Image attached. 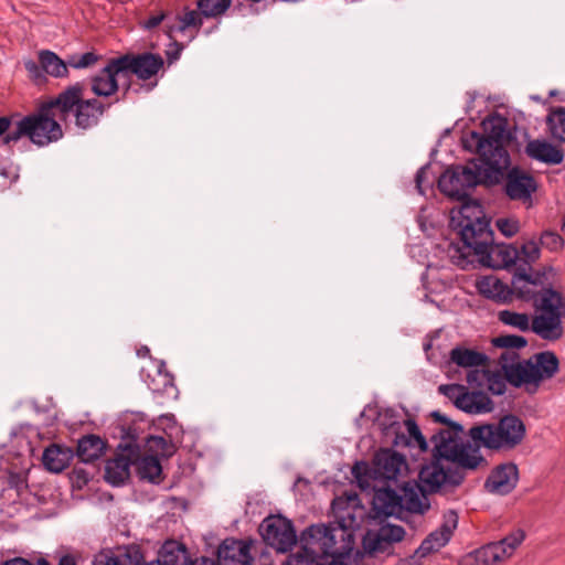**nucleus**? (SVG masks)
<instances>
[{"mask_svg": "<svg viewBox=\"0 0 565 565\" xmlns=\"http://www.w3.org/2000/svg\"><path fill=\"white\" fill-rule=\"evenodd\" d=\"M429 440L433 460L426 465V493L454 491L469 473L488 467L479 446L463 438L459 424L434 429Z\"/></svg>", "mask_w": 565, "mask_h": 565, "instance_id": "f257e3e1", "label": "nucleus"}, {"mask_svg": "<svg viewBox=\"0 0 565 565\" xmlns=\"http://www.w3.org/2000/svg\"><path fill=\"white\" fill-rule=\"evenodd\" d=\"M335 522L313 524L300 535V547L318 561L330 555H349L354 547V531L360 529L365 508L355 492H345L332 501Z\"/></svg>", "mask_w": 565, "mask_h": 565, "instance_id": "f03ea898", "label": "nucleus"}, {"mask_svg": "<svg viewBox=\"0 0 565 565\" xmlns=\"http://www.w3.org/2000/svg\"><path fill=\"white\" fill-rule=\"evenodd\" d=\"M482 127L483 134L472 131L463 139V146L468 150H476L479 161L490 167L492 175L503 177L510 166V156L504 147L508 120L503 116L494 114L482 121Z\"/></svg>", "mask_w": 565, "mask_h": 565, "instance_id": "7ed1b4c3", "label": "nucleus"}, {"mask_svg": "<svg viewBox=\"0 0 565 565\" xmlns=\"http://www.w3.org/2000/svg\"><path fill=\"white\" fill-rule=\"evenodd\" d=\"M60 114L55 98L43 103L34 113L12 121L10 131L3 137L4 143H15L28 138L38 147H45L58 141L63 130L57 121Z\"/></svg>", "mask_w": 565, "mask_h": 565, "instance_id": "20e7f679", "label": "nucleus"}, {"mask_svg": "<svg viewBox=\"0 0 565 565\" xmlns=\"http://www.w3.org/2000/svg\"><path fill=\"white\" fill-rule=\"evenodd\" d=\"M499 363L510 384L515 387L525 386L529 393H535L543 381L552 379L559 369L554 352L545 351L519 361L516 352H508L499 358Z\"/></svg>", "mask_w": 565, "mask_h": 565, "instance_id": "39448f33", "label": "nucleus"}, {"mask_svg": "<svg viewBox=\"0 0 565 565\" xmlns=\"http://www.w3.org/2000/svg\"><path fill=\"white\" fill-rule=\"evenodd\" d=\"M468 436L479 446L495 452H510L526 437V425L518 415L505 414L497 422L473 425Z\"/></svg>", "mask_w": 565, "mask_h": 565, "instance_id": "423d86ee", "label": "nucleus"}, {"mask_svg": "<svg viewBox=\"0 0 565 565\" xmlns=\"http://www.w3.org/2000/svg\"><path fill=\"white\" fill-rule=\"evenodd\" d=\"M417 477L418 482H406L404 484L402 495L388 488L376 489V486L371 483L370 488L374 489L371 516L381 519L399 515L404 509L409 512L422 513L424 511V504L420 500V495L424 497V486L422 484L424 481V466L418 468Z\"/></svg>", "mask_w": 565, "mask_h": 565, "instance_id": "0eeeda50", "label": "nucleus"}, {"mask_svg": "<svg viewBox=\"0 0 565 565\" xmlns=\"http://www.w3.org/2000/svg\"><path fill=\"white\" fill-rule=\"evenodd\" d=\"M490 167L481 163L478 158L465 166L448 168L438 179L439 190L454 200L467 199L470 191L481 183H498L502 175L490 172Z\"/></svg>", "mask_w": 565, "mask_h": 565, "instance_id": "6e6552de", "label": "nucleus"}, {"mask_svg": "<svg viewBox=\"0 0 565 565\" xmlns=\"http://www.w3.org/2000/svg\"><path fill=\"white\" fill-rule=\"evenodd\" d=\"M458 206L450 211L451 223L459 228V234L465 247L476 246L482 250L491 239L490 221L486 217L479 201L471 199H459Z\"/></svg>", "mask_w": 565, "mask_h": 565, "instance_id": "1a4fd4ad", "label": "nucleus"}, {"mask_svg": "<svg viewBox=\"0 0 565 565\" xmlns=\"http://www.w3.org/2000/svg\"><path fill=\"white\" fill-rule=\"evenodd\" d=\"M535 315L531 331L546 341H557L564 334L565 298L556 290L544 288L534 300Z\"/></svg>", "mask_w": 565, "mask_h": 565, "instance_id": "9d476101", "label": "nucleus"}, {"mask_svg": "<svg viewBox=\"0 0 565 565\" xmlns=\"http://www.w3.org/2000/svg\"><path fill=\"white\" fill-rule=\"evenodd\" d=\"M60 119L65 120L70 115L75 117V125L82 129L96 126L110 105H105L97 98L84 99V88L79 83L68 86L55 97Z\"/></svg>", "mask_w": 565, "mask_h": 565, "instance_id": "9b49d317", "label": "nucleus"}, {"mask_svg": "<svg viewBox=\"0 0 565 565\" xmlns=\"http://www.w3.org/2000/svg\"><path fill=\"white\" fill-rule=\"evenodd\" d=\"M407 463L404 456L391 449L380 450L370 467L366 462H356L352 468V475L361 489L371 487V481L395 480L404 470Z\"/></svg>", "mask_w": 565, "mask_h": 565, "instance_id": "f8f14e48", "label": "nucleus"}, {"mask_svg": "<svg viewBox=\"0 0 565 565\" xmlns=\"http://www.w3.org/2000/svg\"><path fill=\"white\" fill-rule=\"evenodd\" d=\"M525 532L515 529L503 539L487 543L458 559V565H500L513 556L518 547L523 543Z\"/></svg>", "mask_w": 565, "mask_h": 565, "instance_id": "ddd939ff", "label": "nucleus"}, {"mask_svg": "<svg viewBox=\"0 0 565 565\" xmlns=\"http://www.w3.org/2000/svg\"><path fill=\"white\" fill-rule=\"evenodd\" d=\"M264 542L277 553H286L297 543V534L290 520L281 515L265 518L259 526Z\"/></svg>", "mask_w": 565, "mask_h": 565, "instance_id": "4468645a", "label": "nucleus"}, {"mask_svg": "<svg viewBox=\"0 0 565 565\" xmlns=\"http://www.w3.org/2000/svg\"><path fill=\"white\" fill-rule=\"evenodd\" d=\"M122 68L125 71L127 82L124 83V94L130 89V75H136L138 79L148 81L157 76L163 68L164 61L159 54L141 53V54H125L119 56Z\"/></svg>", "mask_w": 565, "mask_h": 565, "instance_id": "2eb2a0df", "label": "nucleus"}, {"mask_svg": "<svg viewBox=\"0 0 565 565\" xmlns=\"http://www.w3.org/2000/svg\"><path fill=\"white\" fill-rule=\"evenodd\" d=\"M536 190L537 182L530 173L518 167L508 171L504 192L510 200L521 202L526 207H531L533 205V194Z\"/></svg>", "mask_w": 565, "mask_h": 565, "instance_id": "dca6fc26", "label": "nucleus"}, {"mask_svg": "<svg viewBox=\"0 0 565 565\" xmlns=\"http://www.w3.org/2000/svg\"><path fill=\"white\" fill-rule=\"evenodd\" d=\"M472 253L480 257V260L493 268H508L519 266L520 252L519 248L509 244H493V232L491 231V239L487 246L479 250L476 246L469 248Z\"/></svg>", "mask_w": 565, "mask_h": 565, "instance_id": "f3484780", "label": "nucleus"}, {"mask_svg": "<svg viewBox=\"0 0 565 565\" xmlns=\"http://www.w3.org/2000/svg\"><path fill=\"white\" fill-rule=\"evenodd\" d=\"M127 79L119 57L108 63L90 77V89L98 97H110L119 89V79Z\"/></svg>", "mask_w": 565, "mask_h": 565, "instance_id": "a211bd4d", "label": "nucleus"}, {"mask_svg": "<svg viewBox=\"0 0 565 565\" xmlns=\"http://www.w3.org/2000/svg\"><path fill=\"white\" fill-rule=\"evenodd\" d=\"M142 377L154 394L172 398L177 397L174 379L168 372L163 361H151L150 365L142 370Z\"/></svg>", "mask_w": 565, "mask_h": 565, "instance_id": "6ab92c4d", "label": "nucleus"}, {"mask_svg": "<svg viewBox=\"0 0 565 565\" xmlns=\"http://www.w3.org/2000/svg\"><path fill=\"white\" fill-rule=\"evenodd\" d=\"M252 544L244 540L226 539L217 550L220 565H252Z\"/></svg>", "mask_w": 565, "mask_h": 565, "instance_id": "aec40b11", "label": "nucleus"}, {"mask_svg": "<svg viewBox=\"0 0 565 565\" xmlns=\"http://www.w3.org/2000/svg\"><path fill=\"white\" fill-rule=\"evenodd\" d=\"M518 480V466L513 462H507L497 466L491 471L486 480L484 487L491 493L504 495L516 487Z\"/></svg>", "mask_w": 565, "mask_h": 565, "instance_id": "412c9836", "label": "nucleus"}, {"mask_svg": "<svg viewBox=\"0 0 565 565\" xmlns=\"http://www.w3.org/2000/svg\"><path fill=\"white\" fill-rule=\"evenodd\" d=\"M203 19L205 18L201 10L185 8L182 13L166 23L168 35L174 38L178 33H188V39L192 40L201 29Z\"/></svg>", "mask_w": 565, "mask_h": 565, "instance_id": "4be33fe9", "label": "nucleus"}, {"mask_svg": "<svg viewBox=\"0 0 565 565\" xmlns=\"http://www.w3.org/2000/svg\"><path fill=\"white\" fill-rule=\"evenodd\" d=\"M457 526L458 514L454 510L445 512L440 525L426 536V554L438 552L447 545Z\"/></svg>", "mask_w": 565, "mask_h": 565, "instance_id": "5701e85b", "label": "nucleus"}, {"mask_svg": "<svg viewBox=\"0 0 565 565\" xmlns=\"http://www.w3.org/2000/svg\"><path fill=\"white\" fill-rule=\"evenodd\" d=\"M525 153L533 160L552 166L559 164L564 160L563 150L546 140H530L525 146Z\"/></svg>", "mask_w": 565, "mask_h": 565, "instance_id": "b1692460", "label": "nucleus"}, {"mask_svg": "<svg viewBox=\"0 0 565 565\" xmlns=\"http://www.w3.org/2000/svg\"><path fill=\"white\" fill-rule=\"evenodd\" d=\"M449 362L466 370L473 367H488L489 356L477 349L456 345L449 352Z\"/></svg>", "mask_w": 565, "mask_h": 565, "instance_id": "393cba45", "label": "nucleus"}, {"mask_svg": "<svg viewBox=\"0 0 565 565\" xmlns=\"http://www.w3.org/2000/svg\"><path fill=\"white\" fill-rule=\"evenodd\" d=\"M476 286L479 294L488 299L502 303L512 300L511 288L493 275L481 277Z\"/></svg>", "mask_w": 565, "mask_h": 565, "instance_id": "a878e982", "label": "nucleus"}, {"mask_svg": "<svg viewBox=\"0 0 565 565\" xmlns=\"http://www.w3.org/2000/svg\"><path fill=\"white\" fill-rule=\"evenodd\" d=\"M532 268L530 267H518L512 279V295L515 292L518 298L532 301L534 303L535 298L540 295V291L534 290L536 287L535 280L532 279Z\"/></svg>", "mask_w": 565, "mask_h": 565, "instance_id": "bb28decb", "label": "nucleus"}, {"mask_svg": "<svg viewBox=\"0 0 565 565\" xmlns=\"http://www.w3.org/2000/svg\"><path fill=\"white\" fill-rule=\"evenodd\" d=\"M458 408L470 414L489 413L493 409V402L483 392H468L466 390L461 398H459Z\"/></svg>", "mask_w": 565, "mask_h": 565, "instance_id": "cd10ccee", "label": "nucleus"}, {"mask_svg": "<svg viewBox=\"0 0 565 565\" xmlns=\"http://www.w3.org/2000/svg\"><path fill=\"white\" fill-rule=\"evenodd\" d=\"M105 443L95 435L83 437L77 445V457L83 462H93L98 459L105 450Z\"/></svg>", "mask_w": 565, "mask_h": 565, "instance_id": "c85d7f7f", "label": "nucleus"}, {"mask_svg": "<svg viewBox=\"0 0 565 565\" xmlns=\"http://www.w3.org/2000/svg\"><path fill=\"white\" fill-rule=\"evenodd\" d=\"M129 460L125 456L109 459L105 466V479L113 486L121 484L129 477Z\"/></svg>", "mask_w": 565, "mask_h": 565, "instance_id": "c756f323", "label": "nucleus"}, {"mask_svg": "<svg viewBox=\"0 0 565 565\" xmlns=\"http://www.w3.org/2000/svg\"><path fill=\"white\" fill-rule=\"evenodd\" d=\"M158 565H190L184 546L175 542L166 543L160 552Z\"/></svg>", "mask_w": 565, "mask_h": 565, "instance_id": "7c9ffc66", "label": "nucleus"}, {"mask_svg": "<svg viewBox=\"0 0 565 565\" xmlns=\"http://www.w3.org/2000/svg\"><path fill=\"white\" fill-rule=\"evenodd\" d=\"M137 473L142 480L158 483L161 480L162 467L156 456H143L137 463Z\"/></svg>", "mask_w": 565, "mask_h": 565, "instance_id": "2f4dec72", "label": "nucleus"}, {"mask_svg": "<svg viewBox=\"0 0 565 565\" xmlns=\"http://www.w3.org/2000/svg\"><path fill=\"white\" fill-rule=\"evenodd\" d=\"M68 454L56 445L47 447L42 456L44 467L51 472L63 471L68 463Z\"/></svg>", "mask_w": 565, "mask_h": 565, "instance_id": "473e14b6", "label": "nucleus"}, {"mask_svg": "<svg viewBox=\"0 0 565 565\" xmlns=\"http://www.w3.org/2000/svg\"><path fill=\"white\" fill-rule=\"evenodd\" d=\"M41 67L51 76L65 77L68 74V64L61 60L54 52L41 51L39 54Z\"/></svg>", "mask_w": 565, "mask_h": 565, "instance_id": "72a5a7b5", "label": "nucleus"}, {"mask_svg": "<svg viewBox=\"0 0 565 565\" xmlns=\"http://www.w3.org/2000/svg\"><path fill=\"white\" fill-rule=\"evenodd\" d=\"M498 320L504 326H509L519 331H531V318L527 313L515 312L512 310H500Z\"/></svg>", "mask_w": 565, "mask_h": 565, "instance_id": "f704fd0d", "label": "nucleus"}, {"mask_svg": "<svg viewBox=\"0 0 565 565\" xmlns=\"http://www.w3.org/2000/svg\"><path fill=\"white\" fill-rule=\"evenodd\" d=\"M232 4V0H198L196 8L205 19H215L223 15Z\"/></svg>", "mask_w": 565, "mask_h": 565, "instance_id": "c9c22d12", "label": "nucleus"}, {"mask_svg": "<svg viewBox=\"0 0 565 565\" xmlns=\"http://www.w3.org/2000/svg\"><path fill=\"white\" fill-rule=\"evenodd\" d=\"M492 344L495 348L504 349V351L500 355L501 358L502 355L510 351L515 352L516 349L525 348L527 344V340L522 335L505 334L493 338Z\"/></svg>", "mask_w": 565, "mask_h": 565, "instance_id": "e433bc0d", "label": "nucleus"}, {"mask_svg": "<svg viewBox=\"0 0 565 565\" xmlns=\"http://www.w3.org/2000/svg\"><path fill=\"white\" fill-rule=\"evenodd\" d=\"M96 565H141V556L138 552H118L97 561Z\"/></svg>", "mask_w": 565, "mask_h": 565, "instance_id": "4c0bfd02", "label": "nucleus"}, {"mask_svg": "<svg viewBox=\"0 0 565 565\" xmlns=\"http://www.w3.org/2000/svg\"><path fill=\"white\" fill-rule=\"evenodd\" d=\"M547 125L552 137L565 142V109L561 108L550 114Z\"/></svg>", "mask_w": 565, "mask_h": 565, "instance_id": "58836bf2", "label": "nucleus"}, {"mask_svg": "<svg viewBox=\"0 0 565 565\" xmlns=\"http://www.w3.org/2000/svg\"><path fill=\"white\" fill-rule=\"evenodd\" d=\"M520 257H519V266L518 267H531L533 263H535L541 255L540 246L534 241H527L522 244L521 248H519Z\"/></svg>", "mask_w": 565, "mask_h": 565, "instance_id": "ea45409f", "label": "nucleus"}, {"mask_svg": "<svg viewBox=\"0 0 565 565\" xmlns=\"http://www.w3.org/2000/svg\"><path fill=\"white\" fill-rule=\"evenodd\" d=\"M363 548L367 554H376L386 552L391 545L386 541H382L376 531H367L362 541Z\"/></svg>", "mask_w": 565, "mask_h": 565, "instance_id": "a19ab883", "label": "nucleus"}, {"mask_svg": "<svg viewBox=\"0 0 565 565\" xmlns=\"http://www.w3.org/2000/svg\"><path fill=\"white\" fill-rule=\"evenodd\" d=\"M376 532L380 534L382 541H386L390 545L402 541L405 534L402 526L388 523L381 525Z\"/></svg>", "mask_w": 565, "mask_h": 565, "instance_id": "79ce46f5", "label": "nucleus"}, {"mask_svg": "<svg viewBox=\"0 0 565 565\" xmlns=\"http://www.w3.org/2000/svg\"><path fill=\"white\" fill-rule=\"evenodd\" d=\"M99 60V55L94 52H86L82 55H72L67 60L68 66L81 70L95 65Z\"/></svg>", "mask_w": 565, "mask_h": 565, "instance_id": "37998d69", "label": "nucleus"}, {"mask_svg": "<svg viewBox=\"0 0 565 565\" xmlns=\"http://www.w3.org/2000/svg\"><path fill=\"white\" fill-rule=\"evenodd\" d=\"M495 225L505 237L514 236L520 230V223L514 217H500L495 221Z\"/></svg>", "mask_w": 565, "mask_h": 565, "instance_id": "c03bdc74", "label": "nucleus"}, {"mask_svg": "<svg viewBox=\"0 0 565 565\" xmlns=\"http://www.w3.org/2000/svg\"><path fill=\"white\" fill-rule=\"evenodd\" d=\"M487 367H473L468 369L467 372V383L471 387H480L482 386L487 380H489L490 371L486 370Z\"/></svg>", "mask_w": 565, "mask_h": 565, "instance_id": "a18cd8bd", "label": "nucleus"}, {"mask_svg": "<svg viewBox=\"0 0 565 565\" xmlns=\"http://www.w3.org/2000/svg\"><path fill=\"white\" fill-rule=\"evenodd\" d=\"M282 565H319V561L300 548L297 553L290 554Z\"/></svg>", "mask_w": 565, "mask_h": 565, "instance_id": "49530a36", "label": "nucleus"}, {"mask_svg": "<svg viewBox=\"0 0 565 565\" xmlns=\"http://www.w3.org/2000/svg\"><path fill=\"white\" fill-rule=\"evenodd\" d=\"M540 244L544 248H547L552 252H556L562 248L563 238L555 232H544L541 235Z\"/></svg>", "mask_w": 565, "mask_h": 565, "instance_id": "de8ad7c7", "label": "nucleus"}, {"mask_svg": "<svg viewBox=\"0 0 565 565\" xmlns=\"http://www.w3.org/2000/svg\"><path fill=\"white\" fill-rule=\"evenodd\" d=\"M438 390L441 394L454 401L456 407H459V398L463 395L466 387L460 384H448L440 385Z\"/></svg>", "mask_w": 565, "mask_h": 565, "instance_id": "09e8293b", "label": "nucleus"}, {"mask_svg": "<svg viewBox=\"0 0 565 565\" xmlns=\"http://www.w3.org/2000/svg\"><path fill=\"white\" fill-rule=\"evenodd\" d=\"M488 388L494 395H501L505 392V383L501 379L493 377L491 374L489 375V380H487Z\"/></svg>", "mask_w": 565, "mask_h": 565, "instance_id": "8fccbe9b", "label": "nucleus"}, {"mask_svg": "<svg viewBox=\"0 0 565 565\" xmlns=\"http://www.w3.org/2000/svg\"><path fill=\"white\" fill-rule=\"evenodd\" d=\"M406 426L408 433L416 439L419 448L424 450V436L420 433V429L413 420H406Z\"/></svg>", "mask_w": 565, "mask_h": 565, "instance_id": "3c124183", "label": "nucleus"}, {"mask_svg": "<svg viewBox=\"0 0 565 565\" xmlns=\"http://www.w3.org/2000/svg\"><path fill=\"white\" fill-rule=\"evenodd\" d=\"M25 70L30 73L33 77H39L41 75L40 66L36 64V62L32 60H28L24 62Z\"/></svg>", "mask_w": 565, "mask_h": 565, "instance_id": "603ef678", "label": "nucleus"}, {"mask_svg": "<svg viewBox=\"0 0 565 565\" xmlns=\"http://www.w3.org/2000/svg\"><path fill=\"white\" fill-rule=\"evenodd\" d=\"M430 417L433 418L435 424H441L443 426H447L448 424H456L455 422L449 420L445 415H443L438 411L431 412Z\"/></svg>", "mask_w": 565, "mask_h": 565, "instance_id": "864d4df0", "label": "nucleus"}, {"mask_svg": "<svg viewBox=\"0 0 565 565\" xmlns=\"http://www.w3.org/2000/svg\"><path fill=\"white\" fill-rule=\"evenodd\" d=\"M166 19V15L164 14H158V15H153V17H150L146 22H145V26L147 29H152V28H156L157 25H159L163 20Z\"/></svg>", "mask_w": 565, "mask_h": 565, "instance_id": "5fc2aeb1", "label": "nucleus"}, {"mask_svg": "<svg viewBox=\"0 0 565 565\" xmlns=\"http://www.w3.org/2000/svg\"><path fill=\"white\" fill-rule=\"evenodd\" d=\"M12 125L11 117H0V136L7 135L10 131Z\"/></svg>", "mask_w": 565, "mask_h": 565, "instance_id": "6e6d98bb", "label": "nucleus"}, {"mask_svg": "<svg viewBox=\"0 0 565 565\" xmlns=\"http://www.w3.org/2000/svg\"><path fill=\"white\" fill-rule=\"evenodd\" d=\"M424 178V166L418 168L416 175H415V188L419 194H423V188H422V180Z\"/></svg>", "mask_w": 565, "mask_h": 565, "instance_id": "4d7b16f0", "label": "nucleus"}, {"mask_svg": "<svg viewBox=\"0 0 565 565\" xmlns=\"http://www.w3.org/2000/svg\"><path fill=\"white\" fill-rule=\"evenodd\" d=\"M2 565H33V564L23 557H14V558L3 562Z\"/></svg>", "mask_w": 565, "mask_h": 565, "instance_id": "13d9d810", "label": "nucleus"}, {"mask_svg": "<svg viewBox=\"0 0 565 565\" xmlns=\"http://www.w3.org/2000/svg\"><path fill=\"white\" fill-rule=\"evenodd\" d=\"M58 565H76V562L73 556L64 555L60 558Z\"/></svg>", "mask_w": 565, "mask_h": 565, "instance_id": "bf43d9fd", "label": "nucleus"}, {"mask_svg": "<svg viewBox=\"0 0 565 565\" xmlns=\"http://www.w3.org/2000/svg\"><path fill=\"white\" fill-rule=\"evenodd\" d=\"M409 253H411V256L414 258L417 256L420 257L422 256L420 246H412Z\"/></svg>", "mask_w": 565, "mask_h": 565, "instance_id": "052dcab7", "label": "nucleus"}, {"mask_svg": "<svg viewBox=\"0 0 565 565\" xmlns=\"http://www.w3.org/2000/svg\"><path fill=\"white\" fill-rule=\"evenodd\" d=\"M424 547V542L420 543V545L417 547L416 552H415V556H413L412 558H422L424 556V553H422V550Z\"/></svg>", "mask_w": 565, "mask_h": 565, "instance_id": "680f3d73", "label": "nucleus"}, {"mask_svg": "<svg viewBox=\"0 0 565 565\" xmlns=\"http://www.w3.org/2000/svg\"><path fill=\"white\" fill-rule=\"evenodd\" d=\"M200 565H220L217 561L211 558H202Z\"/></svg>", "mask_w": 565, "mask_h": 565, "instance_id": "e2e57ef3", "label": "nucleus"}, {"mask_svg": "<svg viewBox=\"0 0 565 565\" xmlns=\"http://www.w3.org/2000/svg\"><path fill=\"white\" fill-rule=\"evenodd\" d=\"M38 565H50V563L46 559H44V558H40L38 561Z\"/></svg>", "mask_w": 565, "mask_h": 565, "instance_id": "0e129e2a", "label": "nucleus"}, {"mask_svg": "<svg viewBox=\"0 0 565 565\" xmlns=\"http://www.w3.org/2000/svg\"><path fill=\"white\" fill-rule=\"evenodd\" d=\"M417 222H418L419 228L424 230V221H422L420 216H418Z\"/></svg>", "mask_w": 565, "mask_h": 565, "instance_id": "69168bd1", "label": "nucleus"}, {"mask_svg": "<svg viewBox=\"0 0 565 565\" xmlns=\"http://www.w3.org/2000/svg\"><path fill=\"white\" fill-rule=\"evenodd\" d=\"M1 175L7 178L8 177V171L6 169H2L1 170Z\"/></svg>", "mask_w": 565, "mask_h": 565, "instance_id": "338daca9", "label": "nucleus"}, {"mask_svg": "<svg viewBox=\"0 0 565 565\" xmlns=\"http://www.w3.org/2000/svg\"><path fill=\"white\" fill-rule=\"evenodd\" d=\"M564 234H565V222L563 223V227H562Z\"/></svg>", "mask_w": 565, "mask_h": 565, "instance_id": "774afa93", "label": "nucleus"}]
</instances>
